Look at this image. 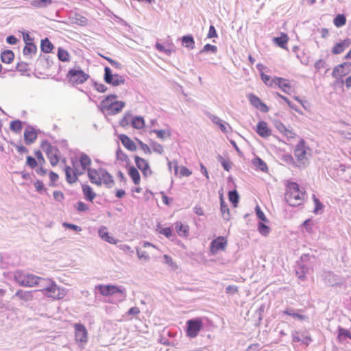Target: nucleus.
<instances>
[{
  "instance_id": "obj_1",
  "label": "nucleus",
  "mask_w": 351,
  "mask_h": 351,
  "mask_svg": "<svg viewBox=\"0 0 351 351\" xmlns=\"http://www.w3.org/2000/svg\"><path fill=\"white\" fill-rule=\"evenodd\" d=\"M15 281L21 286L33 287L36 285L44 282L45 279L32 274L25 273L21 270H16L14 274Z\"/></svg>"
},
{
  "instance_id": "obj_2",
  "label": "nucleus",
  "mask_w": 351,
  "mask_h": 351,
  "mask_svg": "<svg viewBox=\"0 0 351 351\" xmlns=\"http://www.w3.org/2000/svg\"><path fill=\"white\" fill-rule=\"evenodd\" d=\"M302 196H304L295 182H289L287 185L285 199L291 206H298L301 204Z\"/></svg>"
},
{
  "instance_id": "obj_3",
  "label": "nucleus",
  "mask_w": 351,
  "mask_h": 351,
  "mask_svg": "<svg viewBox=\"0 0 351 351\" xmlns=\"http://www.w3.org/2000/svg\"><path fill=\"white\" fill-rule=\"evenodd\" d=\"M96 289H97L103 296L117 295L120 302L125 300L127 297L126 290L123 287L112 285H99L96 287Z\"/></svg>"
},
{
  "instance_id": "obj_4",
  "label": "nucleus",
  "mask_w": 351,
  "mask_h": 351,
  "mask_svg": "<svg viewBox=\"0 0 351 351\" xmlns=\"http://www.w3.org/2000/svg\"><path fill=\"white\" fill-rule=\"evenodd\" d=\"M89 77L90 75L86 73L80 66L71 69L66 75L68 82L73 86L83 84Z\"/></svg>"
},
{
  "instance_id": "obj_5",
  "label": "nucleus",
  "mask_w": 351,
  "mask_h": 351,
  "mask_svg": "<svg viewBox=\"0 0 351 351\" xmlns=\"http://www.w3.org/2000/svg\"><path fill=\"white\" fill-rule=\"evenodd\" d=\"M45 282H48L49 285L41 291L43 294L53 299H62L66 295V290L64 288L58 287L55 282L50 279H45Z\"/></svg>"
},
{
  "instance_id": "obj_6",
  "label": "nucleus",
  "mask_w": 351,
  "mask_h": 351,
  "mask_svg": "<svg viewBox=\"0 0 351 351\" xmlns=\"http://www.w3.org/2000/svg\"><path fill=\"white\" fill-rule=\"evenodd\" d=\"M41 148L46 152L51 165L54 167L59 162L60 150L57 147L51 145L47 140L42 142Z\"/></svg>"
},
{
  "instance_id": "obj_7",
  "label": "nucleus",
  "mask_w": 351,
  "mask_h": 351,
  "mask_svg": "<svg viewBox=\"0 0 351 351\" xmlns=\"http://www.w3.org/2000/svg\"><path fill=\"white\" fill-rule=\"evenodd\" d=\"M203 322L201 318L196 317L186 321V335L191 338H195L197 336L199 332L203 328Z\"/></svg>"
},
{
  "instance_id": "obj_8",
  "label": "nucleus",
  "mask_w": 351,
  "mask_h": 351,
  "mask_svg": "<svg viewBox=\"0 0 351 351\" xmlns=\"http://www.w3.org/2000/svg\"><path fill=\"white\" fill-rule=\"evenodd\" d=\"M104 80L106 83L113 86H118L125 83V77L119 74H113L111 69L108 66L104 68Z\"/></svg>"
},
{
  "instance_id": "obj_9",
  "label": "nucleus",
  "mask_w": 351,
  "mask_h": 351,
  "mask_svg": "<svg viewBox=\"0 0 351 351\" xmlns=\"http://www.w3.org/2000/svg\"><path fill=\"white\" fill-rule=\"evenodd\" d=\"M66 180L68 183L73 184L78 180V176L84 173L86 171L84 170H77V169H74L72 170L71 167L69 166H66L64 169Z\"/></svg>"
},
{
  "instance_id": "obj_10",
  "label": "nucleus",
  "mask_w": 351,
  "mask_h": 351,
  "mask_svg": "<svg viewBox=\"0 0 351 351\" xmlns=\"http://www.w3.org/2000/svg\"><path fill=\"white\" fill-rule=\"evenodd\" d=\"M75 339L82 343L87 341L88 332L84 324L81 323H76L74 325Z\"/></svg>"
},
{
  "instance_id": "obj_11",
  "label": "nucleus",
  "mask_w": 351,
  "mask_h": 351,
  "mask_svg": "<svg viewBox=\"0 0 351 351\" xmlns=\"http://www.w3.org/2000/svg\"><path fill=\"white\" fill-rule=\"evenodd\" d=\"M227 245V240L223 237H218L211 241L210 251L213 254L217 251L224 250Z\"/></svg>"
},
{
  "instance_id": "obj_12",
  "label": "nucleus",
  "mask_w": 351,
  "mask_h": 351,
  "mask_svg": "<svg viewBox=\"0 0 351 351\" xmlns=\"http://www.w3.org/2000/svg\"><path fill=\"white\" fill-rule=\"evenodd\" d=\"M350 71L348 63L343 62L333 69L332 75L335 78H341L346 76Z\"/></svg>"
},
{
  "instance_id": "obj_13",
  "label": "nucleus",
  "mask_w": 351,
  "mask_h": 351,
  "mask_svg": "<svg viewBox=\"0 0 351 351\" xmlns=\"http://www.w3.org/2000/svg\"><path fill=\"white\" fill-rule=\"evenodd\" d=\"M256 132L263 138H267L271 135V130L264 121H260L257 123Z\"/></svg>"
},
{
  "instance_id": "obj_14",
  "label": "nucleus",
  "mask_w": 351,
  "mask_h": 351,
  "mask_svg": "<svg viewBox=\"0 0 351 351\" xmlns=\"http://www.w3.org/2000/svg\"><path fill=\"white\" fill-rule=\"evenodd\" d=\"M99 172L101 184L104 183L108 188H111L114 182L112 176L103 168L99 169Z\"/></svg>"
},
{
  "instance_id": "obj_15",
  "label": "nucleus",
  "mask_w": 351,
  "mask_h": 351,
  "mask_svg": "<svg viewBox=\"0 0 351 351\" xmlns=\"http://www.w3.org/2000/svg\"><path fill=\"white\" fill-rule=\"evenodd\" d=\"M351 44L350 38L344 39L339 43H336L332 48L331 52L332 54H340L345 51Z\"/></svg>"
},
{
  "instance_id": "obj_16",
  "label": "nucleus",
  "mask_w": 351,
  "mask_h": 351,
  "mask_svg": "<svg viewBox=\"0 0 351 351\" xmlns=\"http://www.w3.org/2000/svg\"><path fill=\"white\" fill-rule=\"evenodd\" d=\"M275 82H276V84L274 85V87L278 86L285 93H287V94L290 93V92L292 90V88H291L288 80H286V79H284L282 77H276Z\"/></svg>"
},
{
  "instance_id": "obj_17",
  "label": "nucleus",
  "mask_w": 351,
  "mask_h": 351,
  "mask_svg": "<svg viewBox=\"0 0 351 351\" xmlns=\"http://www.w3.org/2000/svg\"><path fill=\"white\" fill-rule=\"evenodd\" d=\"M208 118L213 123L217 125L223 132L227 133L228 132V129H230V125L217 116L209 114Z\"/></svg>"
},
{
  "instance_id": "obj_18",
  "label": "nucleus",
  "mask_w": 351,
  "mask_h": 351,
  "mask_svg": "<svg viewBox=\"0 0 351 351\" xmlns=\"http://www.w3.org/2000/svg\"><path fill=\"white\" fill-rule=\"evenodd\" d=\"M117 98V95L115 94H110L106 97V98L100 102V107L101 111L103 112H108L112 102H114V100Z\"/></svg>"
},
{
  "instance_id": "obj_19",
  "label": "nucleus",
  "mask_w": 351,
  "mask_h": 351,
  "mask_svg": "<svg viewBox=\"0 0 351 351\" xmlns=\"http://www.w3.org/2000/svg\"><path fill=\"white\" fill-rule=\"evenodd\" d=\"M119 139L122 145L129 151L134 152L136 149V145L134 142L125 134H120Z\"/></svg>"
},
{
  "instance_id": "obj_20",
  "label": "nucleus",
  "mask_w": 351,
  "mask_h": 351,
  "mask_svg": "<svg viewBox=\"0 0 351 351\" xmlns=\"http://www.w3.org/2000/svg\"><path fill=\"white\" fill-rule=\"evenodd\" d=\"M37 138V132L30 126L24 132V141L27 145L33 143Z\"/></svg>"
},
{
  "instance_id": "obj_21",
  "label": "nucleus",
  "mask_w": 351,
  "mask_h": 351,
  "mask_svg": "<svg viewBox=\"0 0 351 351\" xmlns=\"http://www.w3.org/2000/svg\"><path fill=\"white\" fill-rule=\"evenodd\" d=\"M174 228L180 237H187L189 235V227L180 221H177L174 224Z\"/></svg>"
},
{
  "instance_id": "obj_22",
  "label": "nucleus",
  "mask_w": 351,
  "mask_h": 351,
  "mask_svg": "<svg viewBox=\"0 0 351 351\" xmlns=\"http://www.w3.org/2000/svg\"><path fill=\"white\" fill-rule=\"evenodd\" d=\"M88 177L91 183L95 184L97 186L101 185V178L99 177V169L96 170L95 169L89 168L87 170Z\"/></svg>"
},
{
  "instance_id": "obj_23",
  "label": "nucleus",
  "mask_w": 351,
  "mask_h": 351,
  "mask_svg": "<svg viewBox=\"0 0 351 351\" xmlns=\"http://www.w3.org/2000/svg\"><path fill=\"white\" fill-rule=\"evenodd\" d=\"M304 145L305 141L304 139H301L299 143L295 147L294 155L298 160H302L306 154Z\"/></svg>"
},
{
  "instance_id": "obj_24",
  "label": "nucleus",
  "mask_w": 351,
  "mask_h": 351,
  "mask_svg": "<svg viewBox=\"0 0 351 351\" xmlns=\"http://www.w3.org/2000/svg\"><path fill=\"white\" fill-rule=\"evenodd\" d=\"M34 291L19 290L14 295L13 298H18L25 302L32 301L33 300V292Z\"/></svg>"
},
{
  "instance_id": "obj_25",
  "label": "nucleus",
  "mask_w": 351,
  "mask_h": 351,
  "mask_svg": "<svg viewBox=\"0 0 351 351\" xmlns=\"http://www.w3.org/2000/svg\"><path fill=\"white\" fill-rule=\"evenodd\" d=\"M79 162L82 170L86 171L90 168L89 167L92 163V160L86 154L82 152L80 154Z\"/></svg>"
},
{
  "instance_id": "obj_26",
  "label": "nucleus",
  "mask_w": 351,
  "mask_h": 351,
  "mask_svg": "<svg viewBox=\"0 0 351 351\" xmlns=\"http://www.w3.org/2000/svg\"><path fill=\"white\" fill-rule=\"evenodd\" d=\"M98 234L103 240L108 242L109 243L115 244L117 242V240L113 237L110 236L106 227H101L99 228Z\"/></svg>"
},
{
  "instance_id": "obj_27",
  "label": "nucleus",
  "mask_w": 351,
  "mask_h": 351,
  "mask_svg": "<svg viewBox=\"0 0 351 351\" xmlns=\"http://www.w3.org/2000/svg\"><path fill=\"white\" fill-rule=\"evenodd\" d=\"M125 106V103L122 101H114L108 112L109 114H116L120 112Z\"/></svg>"
},
{
  "instance_id": "obj_28",
  "label": "nucleus",
  "mask_w": 351,
  "mask_h": 351,
  "mask_svg": "<svg viewBox=\"0 0 351 351\" xmlns=\"http://www.w3.org/2000/svg\"><path fill=\"white\" fill-rule=\"evenodd\" d=\"M82 191L85 198L90 202H92L96 197V193L93 192L92 188L87 184H82Z\"/></svg>"
},
{
  "instance_id": "obj_29",
  "label": "nucleus",
  "mask_w": 351,
  "mask_h": 351,
  "mask_svg": "<svg viewBox=\"0 0 351 351\" xmlns=\"http://www.w3.org/2000/svg\"><path fill=\"white\" fill-rule=\"evenodd\" d=\"M292 340L294 343H301L307 346V336L300 332L295 331L292 334Z\"/></svg>"
},
{
  "instance_id": "obj_30",
  "label": "nucleus",
  "mask_w": 351,
  "mask_h": 351,
  "mask_svg": "<svg viewBox=\"0 0 351 351\" xmlns=\"http://www.w3.org/2000/svg\"><path fill=\"white\" fill-rule=\"evenodd\" d=\"M289 38L286 34L282 33L280 36L274 37L273 38L274 43L278 47L285 49Z\"/></svg>"
},
{
  "instance_id": "obj_31",
  "label": "nucleus",
  "mask_w": 351,
  "mask_h": 351,
  "mask_svg": "<svg viewBox=\"0 0 351 351\" xmlns=\"http://www.w3.org/2000/svg\"><path fill=\"white\" fill-rule=\"evenodd\" d=\"M53 3V0H32L30 5L34 8H45Z\"/></svg>"
},
{
  "instance_id": "obj_32",
  "label": "nucleus",
  "mask_w": 351,
  "mask_h": 351,
  "mask_svg": "<svg viewBox=\"0 0 351 351\" xmlns=\"http://www.w3.org/2000/svg\"><path fill=\"white\" fill-rule=\"evenodd\" d=\"M53 45L48 38L41 40L40 49L41 51L45 53H50L53 49Z\"/></svg>"
},
{
  "instance_id": "obj_33",
  "label": "nucleus",
  "mask_w": 351,
  "mask_h": 351,
  "mask_svg": "<svg viewBox=\"0 0 351 351\" xmlns=\"http://www.w3.org/2000/svg\"><path fill=\"white\" fill-rule=\"evenodd\" d=\"M128 174L135 184L137 185L140 183L141 176L136 168L133 166L130 167L128 169Z\"/></svg>"
},
{
  "instance_id": "obj_34",
  "label": "nucleus",
  "mask_w": 351,
  "mask_h": 351,
  "mask_svg": "<svg viewBox=\"0 0 351 351\" xmlns=\"http://www.w3.org/2000/svg\"><path fill=\"white\" fill-rule=\"evenodd\" d=\"M182 45L185 47L193 49L195 48V40L192 35L188 34L183 36L181 38Z\"/></svg>"
},
{
  "instance_id": "obj_35",
  "label": "nucleus",
  "mask_w": 351,
  "mask_h": 351,
  "mask_svg": "<svg viewBox=\"0 0 351 351\" xmlns=\"http://www.w3.org/2000/svg\"><path fill=\"white\" fill-rule=\"evenodd\" d=\"M221 212L223 219L228 221L230 219V210L227 204L223 200L222 195L220 197Z\"/></svg>"
},
{
  "instance_id": "obj_36",
  "label": "nucleus",
  "mask_w": 351,
  "mask_h": 351,
  "mask_svg": "<svg viewBox=\"0 0 351 351\" xmlns=\"http://www.w3.org/2000/svg\"><path fill=\"white\" fill-rule=\"evenodd\" d=\"M134 161L136 165V167L141 171L146 170L149 168V162L145 160L144 158H141L138 156H134Z\"/></svg>"
},
{
  "instance_id": "obj_37",
  "label": "nucleus",
  "mask_w": 351,
  "mask_h": 351,
  "mask_svg": "<svg viewBox=\"0 0 351 351\" xmlns=\"http://www.w3.org/2000/svg\"><path fill=\"white\" fill-rule=\"evenodd\" d=\"M36 63L42 64L45 69H49L53 64V61L50 59L49 56H40L38 58Z\"/></svg>"
},
{
  "instance_id": "obj_38",
  "label": "nucleus",
  "mask_w": 351,
  "mask_h": 351,
  "mask_svg": "<svg viewBox=\"0 0 351 351\" xmlns=\"http://www.w3.org/2000/svg\"><path fill=\"white\" fill-rule=\"evenodd\" d=\"M37 51V47L34 43H27L23 48V53L25 56H29L35 54Z\"/></svg>"
},
{
  "instance_id": "obj_39",
  "label": "nucleus",
  "mask_w": 351,
  "mask_h": 351,
  "mask_svg": "<svg viewBox=\"0 0 351 351\" xmlns=\"http://www.w3.org/2000/svg\"><path fill=\"white\" fill-rule=\"evenodd\" d=\"M14 54L12 50H5L1 54V60L3 63L9 64L13 61Z\"/></svg>"
},
{
  "instance_id": "obj_40",
  "label": "nucleus",
  "mask_w": 351,
  "mask_h": 351,
  "mask_svg": "<svg viewBox=\"0 0 351 351\" xmlns=\"http://www.w3.org/2000/svg\"><path fill=\"white\" fill-rule=\"evenodd\" d=\"M131 125L134 128L141 129L145 125L144 119L141 116L132 117Z\"/></svg>"
},
{
  "instance_id": "obj_41",
  "label": "nucleus",
  "mask_w": 351,
  "mask_h": 351,
  "mask_svg": "<svg viewBox=\"0 0 351 351\" xmlns=\"http://www.w3.org/2000/svg\"><path fill=\"white\" fill-rule=\"evenodd\" d=\"M228 198L234 207H237L239 201V195L237 190L234 189L228 192Z\"/></svg>"
},
{
  "instance_id": "obj_42",
  "label": "nucleus",
  "mask_w": 351,
  "mask_h": 351,
  "mask_svg": "<svg viewBox=\"0 0 351 351\" xmlns=\"http://www.w3.org/2000/svg\"><path fill=\"white\" fill-rule=\"evenodd\" d=\"M334 25L337 27H341L346 25V18L343 14H339L336 16V17L333 20Z\"/></svg>"
},
{
  "instance_id": "obj_43",
  "label": "nucleus",
  "mask_w": 351,
  "mask_h": 351,
  "mask_svg": "<svg viewBox=\"0 0 351 351\" xmlns=\"http://www.w3.org/2000/svg\"><path fill=\"white\" fill-rule=\"evenodd\" d=\"M10 130L16 133H20L23 128V123L20 120H14L10 123Z\"/></svg>"
},
{
  "instance_id": "obj_44",
  "label": "nucleus",
  "mask_w": 351,
  "mask_h": 351,
  "mask_svg": "<svg viewBox=\"0 0 351 351\" xmlns=\"http://www.w3.org/2000/svg\"><path fill=\"white\" fill-rule=\"evenodd\" d=\"M254 165L256 166L259 170L266 172L268 169L266 163L260 158L257 157L254 160Z\"/></svg>"
},
{
  "instance_id": "obj_45",
  "label": "nucleus",
  "mask_w": 351,
  "mask_h": 351,
  "mask_svg": "<svg viewBox=\"0 0 351 351\" xmlns=\"http://www.w3.org/2000/svg\"><path fill=\"white\" fill-rule=\"evenodd\" d=\"M58 58L60 61L68 62L69 61V53L67 51L62 48H59L58 50Z\"/></svg>"
},
{
  "instance_id": "obj_46",
  "label": "nucleus",
  "mask_w": 351,
  "mask_h": 351,
  "mask_svg": "<svg viewBox=\"0 0 351 351\" xmlns=\"http://www.w3.org/2000/svg\"><path fill=\"white\" fill-rule=\"evenodd\" d=\"M313 202L315 205V208L313 210V213L319 214L322 213L323 210L324 206L322 202L317 199L315 195H313Z\"/></svg>"
},
{
  "instance_id": "obj_47",
  "label": "nucleus",
  "mask_w": 351,
  "mask_h": 351,
  "mask_svg": "<svg viewBox=\"0 0 351 351\" xmlns=\"http://www.w3.org/2000/svg\"><path fill=\"white\" fill-rule=\"evenodd\" d=\"M116 158L118 160L125 162L127 165H129L130 162L128 156L125 154L120 148H119L116 152Z\"/></svg>"
},
{
  "instance_id": "obj_48",
  "label": "nucleus",
  "mask_w": 351,
  "mask_h": 351,
  "mask_svg": "<svg viewBox=\"0 0 351 351\" xmlns=\"http://www.w3.org/2000/svg\"><path fill=\"white\" fill-rule=\"evenodd\" d=\"M307 270L304 265H299L295 270V274L298 278L301 280H304Z\"/></svg>"
},
{
  "instance_id": "obj_49",
  "label": "nucleus",
  "mask_w": 351,
  "mask_h": 351,
  "mask_svg": "<svg viewBox=\"0 0 351 351\" xmlns=\"http://www.w3.org/2000/svg\"><path fill=\"white\" fill-rule=\"evenodd\" d=\"M261 80L266 85L269 86L271 87H274V85L276 84L275 77L274 79H271L270 76L262 73Z\"/></svg>"
},
{
  "instance_id": "obj_50",
  "label": "nucleus",
  "mask_w": 351,
  "mask_h": 351,
  "mask_svg": "<svg viewBox=\"0 0 351 351\" xmlns=\"http://www.w3.org/2000/svg\"><path fill=\"white\" fill-rule=\"evenodd\" d=\"M208 51H210L213 53H216L217 52V47L215 45L206 44L204 46L202 49L200 50L199 53H203Z\"/></svg>"
},
{
  "instance_id": "obj_51",
  "label": "nucleus",
  "mask_w": 351,
  "mask_h": 351,
  "mask_svg": "<svg viewBox=\"0 0 351 351\" xmlns=\"http://www.w3.org/2000/svg\"><path fill=\"white\" fill-rule=\"evenodd\" d=\"M350 331L343 328H338V335L337 338L339 341H342L344 337H349Z\"/></svg>"
},
{
  "instance_id": "obj_52",
  "label": "nucleus",
  "mask_w": 351,
  "mask_h": 351,
  "mask_svg": "<svg viewBox=\"0 0 351 351\" xmlns=\"http://www.w3.org/2000/svg\"><path fill=\"white\" fill-rule=\"evenodd\" d=\"M258 230L262 235L267 236L269 233L270 228L268 226L261 222H259L258 226Z\"/></svg>"
},
{
  "instance_id": "obj_53",
  "label": "nucleus",
  "mask_w": 351,
  "mask_h": 351,
  "mask_svg": "<svg viewBox=\"0 0 351 351\" xmlns=\"http://www.w3.org/2000/svg\"><path fill=\"white\" fill-rule=\"evenodd\" d=\"M151 146H152L153 151L156 153L162 154L164 152L162 145L156 141H152Z\"/></svg>"
},
{
  "instance_id": "obj_54",
  "label": "nucleus",
  "mask_w": 351,
  "mask_h": 351,
  "mask_svg": "<svg viewBox=\"0 0 351 351\" xmlns=\"http://www.w3.org/2000/svg\"><path fill=\"white\" fill-rule=\"evenodd\" d=\"M249 100H250L251 104L256 108L262 102V101L257 96L252 95V94H250L249 95Z\"/></svg>"
},
{
  "instance_id": "obj_55",
  "label": "nucleus",
  "mask_w": 351,
  "mask_h": 351,
  "mask_svg": "<svg viewBox=\"0 0 351 351\" xmlns=\"http://www.w3.org/2000/svg\"><path fill=\"white\" fill-rule=\"evenodd\" d=\"M132 116L131 114H126L120 121V125L123 127L128 125L131 123Z\"/></svg>"
},
{
  "instance_id": "obj_56",
  "label": "nucleus",
  "mask_w": 351,
  "mask_h": 351,
  "mask_svg": "<svg viewBox=\"0 0 351 351\" xmlns=\"http://www.w3.org/2000/svg\"><path fill=\"white\" fill-rule=\"evenodd\" d=\"M255 211H256L257 217L260 220H261L262 221H264V222L267 221V217H265L264 213L262 211V210L261 209V208L258 206H256Z\"/></svg>"
},
{
  "instance_id": "obj_57",
  "label": "nucleus",
  "mask_w": 351,
  "mask_h": 351,
  "mask_svg": "<svg viewBox=\"0 0 351 351\" xmlns=\"http://www.w3.org/2000/svg\"><path fill=\"white\" fill-rule=\"evenodd\" d=\"M26 163L31 169H34L38 165V162L36 161V160L31 156H27Z\"/></svg>"
},
{
  "instance_id": "obj_58",
  "label": "nucleus",
  "mask_w": 351,
  "mask_h": 351,
  "mask_svg": "<svg viewBox=\"0 0 351 351\" xmlns=\"http://www.w3.org/2000/svg\"><path fill=\"white\" fill-rule=\"evenodd\" d=\"M285 314L291 315L293 318L298 319L300 320H304L306 318V316L298 313H293L292 311L287 310L284 312Z\"/></svg>"
},
{
  "instance_id": "obj_59",
  "label": "nucleus",
  "mask_w": 351,
  "mask_h": 351,
  "mask_svg": "<svg viewBox=\"0 0 351 351\" xmlns=\"http://www.w3.org/2000/svg\"><path fill=\"white\" fill-rule=\"evenodd\" d=\"M136 254L138 258L141 260H144L145 261H148L149 260V256L145 251H141L136 248Z\"/></svg>"
},
{
  "instance_id": "obj_60",
  "label": "nucleus",
  "mask_w": 351,
  "mask_h": 351,
  "mask_svg": "<svg viewBox=\"0 0 351 351\" xmlns=\"http://www.w3.org/2000/svg\"><path fill=\"white\" fill-rule=\"evenodd\" d=\"M163 258L165 264L168 265L173 269L176 267V263L173 262L172 258L170 256L165 254Z\"/></svg>"
},
{
  "instance_id": "obj_61",
  "label": "nucleus",
  "mask_w": 351,
  "mask_h": 351,
  "mask_svg": "<svg viewBox=\"0 0 351 351\" xmlns=\"http://www.w3.org/2000/svg\"><path fill=\"white\" fill-rule=\"evenodd\" d=\"M62 225H63L64 227H65V228H66L68 229L76 231V232H80L82 230V228L80 226H79L75 225V224L64 222V223H63Z\"/></svg>"
},
{
  "instance_id": "obj_62",
  "label": "nucleus",
  "mask_w": 351,
  "mask_h": 351,
  "mask_svg": "<svg viewBox=\"0 0 351 351\" xmlns=\"http://www.w3.org/2000/svg\"><path fill=\"white\" fill-rule=\"evenodd\" d=\"M75 208L80 212H85L88 210V206L81 201L77 202Z\"/></svg>"
},
{
  "instance_id": "obj_63",
  "label": "nucleus",
  "mask_w": 351,
  "mask_h": 351,
  "mask_svg": "<svg viewBox=\"0 0 351 351\" xmlns=\"http://www.w3.org/2000/svg\"><path fill=\"white\" fill-rule=\"evenodd\" d=\"M16 69L20 72H26L28 71V64L25 62H19L16 66Z\"/></svg>"
},
{
  "instance_id": "obj_64",
  "label": "nucleus",
  "mask_w": 351,
  "mask_h": 351,
  "mask_svg": "<svg viewBox=\"0 0 351 351\" xmlns=\"http://www.w3.org/2000/svg\"><path fill=\"white\" fill-rule=\"evenodd\" d=\"M275 128L281 133H283L284 132H287V128L286 126L281 123L280 121H275L274 123Z\"/></svg>"
}]
</instances>
